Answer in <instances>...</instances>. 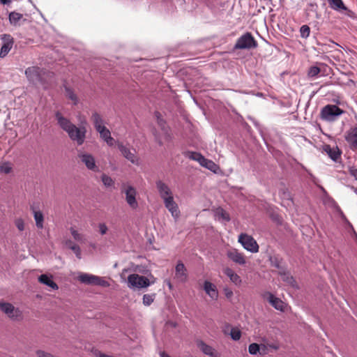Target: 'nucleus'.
Listing matches in <instances>:
<instances>
[{"label": "nucleus", "mask_w": 357, "mask_h": 357, "mask_svg": "<svg viewBox=\"0 0 357 357\" xmlns=\"http://www.w3.org/2000/svg\"><path fill=\"white\" fill-rule=\"evenodd\" d=\"M54 116L58 126L67 132L72 141L76 142L78 146L84 144L86 134V128L84 126L77 127L59 111L55 112Z\"/></svg>", "instance_id": "1"}, {"label": "nucleus", "mask_w": 357, "mask_h": 357, "mask_svg": "<svg viewBox=\"0 0 357 357\" xmlns=\"http://www.w3.org/2000/svg\"><path fill=\"white\" fill-rule=\"evenodd\" d=\"M77 280L82 284L88 285H96L103 287L109 286V282L103 278L86 273H79Z\"/></svg>", "instance_id": "2"}, {"label": "nucleus", "mask_w": 357, "mask_h": 357, "mask_svg": "<svg viewBox=\"0 0 357 357\" xmlns=\"http://www.w3.org/2000/svg\"><path fill=\"white\" fill-rule=\"evenodd\" d=\"M343 110L335 105H327L321 110V119L324 121H335L342 114Z\"/></svg>", "instance_id": "3"}, {"label": "nucleus", "mask_w": 357, "mask_h": 357, "mask_svg": "<svg viewBox=\"0 0 357 357\" xmlns=\"http://www.w3.org/2000/svg\"><path fill=\"white\" fill-rule=\"evenodd\" d=\"M25 75L29 81L33 84H45L43 79L45 71L39 67L31 66L27 68L25 70Z\"/></svg>", "instance_id": "4"}, {"label": "nucleus", "mask_w": 357, "mask_h": 357, "mask_svg": "<svg viewBox=\"0 0 357 357\" xmlns=\"http://www.w3.org/2000/svg\"><path fill=\"white\" fill-rule=\"evenodd\" d=\"M151 285L149 280L136 273L130 274L128 277V287L132 289L146 288Z\"/></svg>", "instance_id": "5"}, {"label": "nucleus", "mask_w": 357, "mask_h": 357, "mask_svg": "<svg viewBox=\"0 0 357 357\" xmlns=\"http://www.w3.org/2000/svg\"><path fill=\"white\" fill-rule=\"evenodd\" d=\"M257 42L249 32L238 38L234 48L237 50L251 49L257 47Z\"/></svg>", "instance_id": "6"}, {"label": "nucleus", "mask_w": 357, "mask_h": 357, "mask_svg": "<svg viewBox=\"0 0 357 357\" xmlns=\"http://www.w3.org/2000/svg\"><path fill=\"white\" fill-rule=\"evenodd\" d=\"M238 242L248 251L256 253L259 251V245L257 241L250 235L241 234L238 236Z\"/></svg>", "instance_id": "7"}, {"label": "nucleus", "mask_w": 357, "mask_h": 357, "mask_svg": "<svg viewBox=\"0 0 357 357\" xmlns=\"http://www.w3.org/2000/svg\"><path fill=\"white\" fill-rule=\"evenodd\" d=\"M78 158L89 170L95 172H99V167L96 165L95 158L91 154L79 152Z\"/></svg>", "instance_id": "8"}, {"label": "nucleus", "mask_w": 357, "mask_h": 357, "mask_svg": "<svg viewBox=\"0 0 357 357\" xmlns=\"http://www.w3.org/2000/svg\"><path fill=\"white\" fill-rule=\"evenodd\" d=\"M1 39L2 40V45L0 50V57L4 58L13 48L14 40L9 34L1 35Z\"/></svg>", "instance_id": "9"}, {"label": "nucleus", "mask_w": 357, "mask_h": 357, "mask_svg": "<svg viewBox=\"0 0 357 357\" xmlns=\"http://www.w3.org/2000/svg\"><path fill=\"white\" fill-rule=\"evenodd\" d=\"M118 148L121 151V154L129 161H130L132 164L137 165L138 164V158L135 155V150L130 149V148L124 146L122 143L118 144Z\"/></svg>", "instance_id": "10"}, {"label": "nucleus", "mask_w": 357, "mask_h": 357, "mask_svg": "<svg viewBox=\"0 0 357 357\" xmlns=\"http://www.w3.org/2000/svg\"><path fill=\"white\" fill-rule=\"evenodd\" d=\"M123 192L126 195V200L128 204L132 209H136L138 207V203L136 200L137 192L135 189L130 185H128Z\"/></svg>", "instance_id": "11"}, {"label": "nucleus", "mask_w": 357, "mask_h": 357, "mask_svg": "<svg viewBox=\"0 0 357 357\" xmlns=\"http://www.w3.org/2000/svg\"><path fill=\"white\" fill-rule=\"evenodd\" d=\"M227 257L234 263L238 265H244L246 263L243 253L234 248H230L227 251Z\"/></svg>", "instance_id": "12"}, {"label": "nucleus", "mask_w": 357, "mask_h": 357, "mask_svg": "<svg viewBox=\"0 0 357 357\" xmlns=\"http://www.w3.org/2000/svg\"><path fill=\"white\" fill-rule=\"evenodd\" d=\"M165 206L171 213L172 217L175 219L178 218L180 215V211L177 204L174 200V197H168L162 199Z\"/></svg>", "instance_id": "13"}, {"label": "nucleus", "mask_w": 357, "mask_h": 357, "mask_svg": "<svg viewBox=\"0 0 357 357\" xmlns=\"http://www.w3.org/2000/svg\"><path fill=\"white\" fill-rule=\"evenodd\" d=\"M187 270L184 264L179 261L175 267V279L179 282H185L187 280Z\"/></svg>", "instance_id": "14"}, {"label": "nucleus", "mask_w": 357, "mask_h": 357, "mask_svg": "<svg viewBox=\"0 0 357 357\" xmlns=\"http://www.w3.org/2000/svg\"><path fill=\"white\" fill-rule=\"evenodd\" d=\"M155 185L162 199L173 196V193L170 188L163 181H156Z\"/></svg>", "instance_id": "15"}, {"label": "nucleus", "mask_w": 357, "mask_h": 357, "mask_svg": "<svg viewBox=\"0 0 357 357\" xmlns=\"http://www.w3.org/2000/svg\"><path fill=\"white\" fill-rule=\"evenodd\" d=\"M155 116L157 119V123L161 129L165 139L168 141L170 140L171 135L169 133V128L168 126H166V122L162 118H161V115L158 112H155Z\"/></svg>", "instance_id": "16"}, {"label": "nucleus", "mask_w": 357, "mask_h": 357, "mask_svg": "<svg viewBox=\"0 0 357 357\" xmlns=\"http://www.w3.org/2000/svg\"><path fill=\"white\" fill-rule=\"evenodd\" d=\"M204 289L205 292L212 298L217 299L218 296V289L215 284L209 281H205L204 283Z\"/></svg>", "instance_id": "17"}, {"label": "nucleus", "mask_w": 357, "mask_h": 357, "mask_svg": "<svg viewBox=\"0 0 357 357\" xmlns=\"http://www.w3.org/2000/svg\"><path fill=\"white\" fill-rule=\"evenodd\" d=\"M346 139L353 149H357V128H353L348 132Z\"/></svg>", "instance_id": "18"}, {"label": "nucleus", "mask_w": 357, "mask_h": 357, "mask_svg": "<svg viewBox=\"0 0 357 357\" xmlns=\"http://www.w3.org/2000/svg\"><path fill=\"white\" fill-rule=\"evenodd\" d=\"M223 273L226 275L231 282L236 285H240L241 283V279L240 276L236 274L231 268L226 267L223 269Z\"/></svg>", "instance_id": "19"}, {"label": "nucleus", "mask_w": 357, "mask_h": 357, "mask_svg": "<svg viewBox=\"0 0 357 357\" xmlns=\"http://www.w3.org/2000/svg\"><path fill=\"white\" fill-rule=\"evenodd\" d=\"M99 132L100 137L107 144L108 146H113L114 143V139L111 136L110 131L106 128H102L99 130H97Z\"/></svg>", "instance_id": "20"}, {"label": "nucleus", "mask_w": 357, "mask_h": 357, "mask_svg": "<svg viewBox=\"0 0 357 357\" xmlns=\"http://www.w3.org/2000/svg\"><path fill=\"white\" fill-rule=\"evenodd\" d=\"M324 149L333 161L337 162L340 158L341 152L337 146L332 147L330 145H325Z\"/></svg>", "instance_id": "21"}, {"label": "nucleus", "mask_w": 357, "mask_h": 357, "mask_svg": "<svg viewBox=\"0 0 357 357\" xmlns=\"http://www.w3.org/2000/svg\"><path fill=\"white\" fill-rule=\"evenodd\" d=\"M38 281L40 283L51 287L52 289L56 290L59 289V287L56 284V283L52 280V276H50L47 274L40 275L38 277Z\"/></svg>", "instance_id": "22"}, {"label": "nucleus", "mask_w": 357, "mask_h": 357, "mask_svg": "<svg viewBox=\"0 0 357 357\" xmlns=\"http://www.w3.org/2000/svg\"><path fill=\"white\" fill-rule=\"evenodd\" d=\"M223 331H224L225 334L229 335L231 336V339L235 341L240 340V338L241 337V331L238 328H236V327L230 328V326L228 325L224 328Z\"/></svg>", "instance_id": "23"}, {"label": "nucleus", "mask_w": 357, "mask_h": 357, "mask_svg": "<svg viewBox=\"0 0 357 357\" xmlns=\"http://www.w3.org/2000/svg\"><path fill=\"white\" fill-rule=\"evenodd\" d=\"M267 300L270 303V304L274 307L277 310L283 311V307L284 303L282 300L275 297L272 294H268L267 296Z\"/></svg>", "instance_id": "24"}, {"label": "nucleus", "mask_w": 357, "mask_h": 357, "mask_svg": "<svg viewBox=\"0 0 357 357\" xmlns=\"http://www.w3.org/2000/svg\"><path fill=\"white\" fill-rule=\"evenodd\" d=\"M282 280L285 282L288 285L292 287H297L296 282L294 278L290 275V273L286 271V268L279 272Z\"/></svg>", "instance_id": "25"}, {"label": "nucleus", "mask_w": 357, "mask_h": 357, "mask_svg": "<svg viewBox=\"0 0 357 357\" xmlns=\"http://www.w3.org/2000/svg\"><path fill=\"white\" fill-rule=\"evenodd\" d=\"M270 262L271 265L278 270V273L280 271H283L285 269V266L283 263V260L281 257L278 255H274L270 257Z\"/></svg>", "instance_id": "26"}, {"label": "nucleus", "mask_w": 357, "mask_h": 357, "mask_svg": "<svg viewBox=\"0 0 357 357\" xmlns=\"http://www.w3.org/2000/svg\"><path fill=\"white\" fill-rule=\"evenodd\" d=\"M330 7L336 11L342 12V10H348L347 8L344 4L342 0H327Z\"/></svg>", "instance_id": "27"}, {"label": "nucleus", "mask_w": 357, "mask_h": 357, "mask_svg": "<svg viewBox=\"0 0 357 357\" xmlns=\"http://www.w3.org/2000/svg\"><path fill=\"white\" fill-rule=\"evenodd\" d=\"M215 219L222 222H227L230 220L229 215L222 208H218L215 211Z\"/></svg>", "instance_id": "28"}, {"label": "nucleus", "mask_w": 357, "mask_h": 357, "mask_svg": "<svg viewBox=\"0 0 357 357\" xmlns=\"http://www.w3.org/2000/svg\"><path fill=\"white\" fill-rule=\"evenodd\" d=\"M91 119L96 130L105 127L104 126V120L98 112H95L92 114Z\"/></svg>", "instance_id": "29"}, {"label": "nucleus", "mask_w": 357, "mask_h": 357, "mask_svg": "<svg viewBox=\"0 0 357 357\" xmlns=\"http://www.w3.org/2000/svg\"><path fill=\"white\" fill-rule=\"evenodd\" d=\"M196 344L197 346V347L200 349V351L204 354V355H206L208 354V353H210L211 351H212L213 349H215L214 347H213L212 346H210L208 344H207L206 343H205L203 340H196Z\"/></svg>", "instance_id": "30"}, {"label": "nucleus", "mask_w": 357, "mask_h": 357, "mask_svg": "<svg viewBox=\"0 0 357 357\" xmlns=\"http://www.w3.org/2000/svg\"><path fill=\"white\" fill-rule=\"evenodd\" d=\"M200 165L202 167H204L215 173L216 172L217 169H218V166L214 162H213L212 160H208V159L205 158L204 157L203 160H202V162H200Z\"/></svg>", "instance_id": "31"}, {"label": "nucleus", "mask_w": 357, "mask_h": 357, "mask_svg": "<svg viewBox=\"0 0 357 357\" xmlns=\"http://www.w3.org/2000/svg\"><path fill=\"white\" fill-rule=\"evenodd\" d=\"M33 217L36 221V225L38 229H42L43 227V221L44 217L43 214L40 211L33 210Z\"/></svg>", "instance_id": "32"}, {"label": "nucleus", "mask_w": 357, "mask_h": 357, "mask_svg": "<svg viewBox=\"0 0 357 357\" xmlns=\"http://www.w3.org/2000/svg\"><path fill=\"white\" fill-rule=\"evenodd\" d=\"M65 88V92H66V96L73 101V105H77L79 102V99L77 96V95L74 93V91L66 85H64Z\"/></svg>", "instance_id": "33"}, {"label": "nucleus", "mask_w": 357, "mask_h": 357, "mask_svg": "<svg viewBox=\"0 0 357 357\" xmlns=\"http://www.w3.org/2000/svg\"><path fill=\"white\" fill-rule=\"evenodd\" d=\"M22 18V15L16 12H11L9 14L10 23L14 26L20 25V20Z\"/></svg>", "instance_id": "34"}, {"label": "nucleus", "mask_w": 357, "mask_h": 357, "mask_svg": "<svg viewBox=\"0 0 357 357\" xmlns=\"http://www.w3.org/2000/svg\"><path fill=\"white\" fill-rule=\"evenodd\" d=\"M185 155L190 159L197 161L199 164L204 158V156L201 153L194 151H188Z\"/></svg>", "instance_id": "35"}, {"label": "nucleus", "mask_w": 357, "mask_h": 357, "mask_svg": "<svg viewBox=\"0 0 357 357\" xmlns=\"http://www.w3.org/2000/svg\"><path fill=\"white\" fill-rule=\"evenodd\" d=\"M70 233L73 237V238L77 241V242H79V243H85L86 241V238H85V236L79 233L77 230H75L74 228L71 227L70 229Z\"/></svg>", "instance_id": "36"}, {"label": "nucleus", "mask_w": 357, "mask_h": 357, "mask_svg": "<svg viewBox=\"0 0 357 357\" xmlns=\"http://www.w3.org/2000/svg\"><path fill=\"white\" fill-rule=\"evenodd\" d=\"M14 310L15 307L12 304L6 302H0V310L2 311V312H13Z\"/></svg>", "instance_id": "37"}, {"label": "nucleus", "mask_w": 357, "mask_h": 357, "mask_svg": "<svg viewBox=\"0 0 357 357\" xmlns=\"http://www.w3.org/2000/svg\"><path fill=\"white\" fill-rule=\"evenodd\" d=\"M12 170L11 164L8 162H2L0 165V172L4 174H9Z\"/></svg>", "instance_id": "38"}, {"label": "nucleus", "mask_w": 357, "mask_h": 357, "mask_svg": "<svg viewBox=\"0 0 357 357\" xmlns=\"http://www.w3.org/2000/svg\"><path fill=\"white\" fill-rule=\"evenodd\" d=\"M260 351V345L257 343H252L248 347V351L251 355H256Z\"/></svg>", "instance_id": "39"}, {"label": "nucleus", "mask_w": 357, "mask_h": 357, "mask_svg": "<svg viewBox=\"0 0 357 357\" xmlns=\"http://www.w3.org/2000/svg\"><path fill=\"white\" fill-rule=\"evenodd\" d=\"M101 180H102L103 184L106 187H111L114 183L113 179L110 176H107L106 174H102V175Z\"/></svg>", "instance_id": "40"}, {"label": "nucleus", "mask_w": 357, "mask_h": 357, "mask_svg": "<svg viewBox=\"0 0 357 357\" xmlns=\"http://www.w3.org/2000/svg\"><path fill=\"white\" fill-rule=\"evenodd\" d=\"M310 33V29L307 25H303L300 28L301 36L303 38H307L309 37Z\"/></svg>", "instance_id": "41"}, {"label": "nucleus", "mask_w": 357, "mask_h": 357, "mask_svg": "<svg viewBox=\"0 0 357 357\" xmlns=\"http://www.w3.org/2000/svg\"><path fill=\"white\" fill-rule=\"evenodd\" d=\"M154 298H155L154 294H144L143 296V303L145 305H150L153 303Z\"/></svg>", "instance_id": "42"}, {"label": "nucleus", "mask_w": 357, "mask_h": 357, "mask_svg": "<svg viewBox=\"0 0 357 357\" xmlns=\"http://www.w3.org/2000/svg\"><path fill=\"white\" fill-rule=\"evenodd\" d=\"M320 71H321L320 68H318L317 66H312L310 68V69L308 70L307 75L310 77H315L316 76H317L319 75Z\"/></svg>", "instance_id": "43"}, {"label": "nucleus", "mask_w": 357, "mask_h": 357, "mask_svg": "<svg viewBox=\"0 0 357 357\" xmlns=\"http://www.w3.org/2000/svg\"><path fill=\"white\" fill-rule=\"evenodd\" d=\"M15 225L19 231H22L24 230L25 226H24V222L23 219H22L20 218H17L15 220Z\"/></svg>", "instance_id": "44"}, {"label": "nucleus", "mask_w": 357, "mask_h": 357, "mask_svg": "<svg viewBox=\"0 0 357 357\" xmlns=\"http://www.w3.org/2000/svg\"><path fill=\"white\" fill-rule=\"evenodd\" d=\"M71 250L75 253L78 259H80L82 258V252L79 245L75 244L73 248H71Z\"/></svg>", "instance_id": "45"}, {"label": "nucleus", "mask_w": 357, "mask_h": 357, "mask_svg": "<svg viewBox=\"0 0 357 357\" xmlns=\"http://www.w3.org/2000/svg\"><path fill=\"white\" fill-rule=\"evenodd\" d=\"M98 227L99 231L102 235L105 234L108 230V228L105 223H100Z\"/></svg>", "instance_id": "46"}, {"label": "nucleus", "mask_w": 357, "mask_h": 357, "mask_svg": "<svg viewBox=\"0 0 357 357\" xmlns=\"http://www.w3.org/2000/svg\"><path fill=\"white\" fill-rule=\"evenodd\" d=\"M268 345L266 344H260V351H259V353L261 354V355H266L268 354Z\"/></svg>", "instance_id": "47"}, {"label": "nucleus", "mask_w": 357, "mask_h": 357, "mask_svg": "<svg viewBox=\"0 0 357 357\" xmlns=\"http://www.w3.org/2000/svg\"><path fill=\"white\" fill-rule=\"evenodd\" d=\"M37 356L38 357H54L51 354L47 353L44 351L39 350L37 351Z\"/></svg>", "instance_id": "48"}, {"label": "nucleus", "mask_w": 357, "mask_h": 357, "mask_svg": "<svg viewBox=\"0 0 357 357\" xmlns=\"http://www.w3.org/2000/svg\"><path fill=\"white\" fill-rule=\"evenodd\" d=\"M350 174L357 180V165L349 168Z\"/></svg>", "instance_id": "49"}, {"label": "nucleus", "mask_w": 357, "mask_h": 357, "mask_svg": "<svg viewBox=\"0 0 357 357\" xmlns=\"http://www.w3.org/2000/svg\"><path fill=\"white\" fill-rule=\"evenodd\" d=\"M22 314H9V317L13 321H19L22 319Z\"/></svg>", "instance_id": "50"}, {"label": "nucleus", "mask_w": 357, "mask_h": 357, "mask_svg": "<svg viewBox=\"0 0 357 357\" xmlns=\"http://www.w3.org/2000/svg\"><path fill=\"white\" fill-rule=\"evenodd\" d=\"M224 294L227 298H231L233 296V291L229 288L224 289Z\"/></svg>", "instance_id": "51"}, {"label": "nucleus", "mask_w": 357, "mask_h": 357, "mask_svg": "<svg viewBox=\"0 0 357 357\" xmlns=\"http://www.w3.org/2000/svg\"><path fill=\"white\" fill-rule=\"evenodd\" d=\"M206 356H208L209 357H220V354L215 349H213L212 351L206 354Z\"/></svg>", "instance_id": "52"}, {"label": "nucleus", "mask_w": 357, "mask_h": 357, "mask_svg": "<svg viewBox=\"0 0 357 357\" xmlns=\"http://www.w3.org/2000/svg\"><path fill=\"white\" fill-rule=\"evenodd\" d=\"M307 7H308V8L311 11H316L317 8V5L316 3H309L307 4Z\"/></svg>", "instance_id": "53"}, {"label": "nucleus", "mask_w": 357, "mask_h": 357, "mask_svg": "<svg viewBox=\"0 0 357 357\" xmlns=\"http://www.w3.org/2000/svg\"><path fill=\"white\" fill-rule=\"evenodd\" d=\"M65 245L71 250V248H73L75 243H74L70 239H68L65 241Z\"/></svg>", "instance_id": "54"}, {"label": "nucleus", "mask_w": 357, "mask_h": 357, "mask_svg": "<svg viewBox=\"0 0 357 357\" xmlns=\"http://www.w3.org/2000/svg\"><path fill=\"white\" fill-rule=\"evenodd\" d=\"M153 135L155 136V140H156L159 144H162V142H161V137H160V136L157 133V132H156V130H153Z\"/></svg>", "instance_id": "55"}, {"label": "nucleus", "mask_w": 357, "mask_h": 357, "mask_svg": "<svg viewBox=\"0 0 357 357\" xmlns=\"http://www.w3.org/2000/svg\"><path fill=\"white\" fill-rule=\"evenodd\" d=\"M267 345H268V347L269 348H271V349H273L274 350H278L280 348L279 345L278 344H275V343L268 344Z\"/></svg>", "instance_id": "56"}, {"label": "nucleus", "mask_w": 357, "mask_h": 357, "mask_svg": "<svg viewBox=\"0 0 357 357\" xmlns=\"http://www.w3.org/2000/svg\"><path fill=\"white\" fill-rule=\"evenodd\" d=\"M167 325L171 327H176L177 324L174 321H169L167 322Z\"/></svg>", "instance_id": "57"}, {"label": "nucleus", "mask_w": 357, "mask_h": 357, "mask_svg": "<svg viewBox=\"0 0 357 357\" xmlns=\"http://www.w3.org/2000/svg\"><path fill=\"white\" fill-rule=\"evenodd\" d=\"M0 2L3 4H7L10 2V0H0Z\"/></svg>", "instance_id": "58"}, {"label": "nucleus", "mask_w": 357, "mask_h": 357, "mask_svg": "<svg viewBox=\"0 0 357 357\" xmlns=\"http://www.w3.org/2000/svg\"><path fill=\"white\" fill-rule=\"evenodd\" d=\"M167 284H168V287H169V289H172V286L171 282H168Z\"/></svg>", "instance_id": "59"}, {"label": "nucleus", "mask_w": 357, "mask_h": 357, "mask_svg": "<svg viewBox=\"0 0 357 357\" xmlns=\"http://www.w3.org/2000/svg\"><path fill=\"white\" fill-rule=\"evenodd\" d=\"M321 190H322L324 192H325V193H326V191H325V190H324V188L321 187Z\"/></svg>", "instance_id": "60"}]
</instances>
